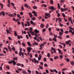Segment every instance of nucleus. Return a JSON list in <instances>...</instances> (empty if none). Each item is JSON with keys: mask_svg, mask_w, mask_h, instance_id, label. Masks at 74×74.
Masks as SVG:
<instances>
[{"mask_svg": "<svg viewBox=\"0 0 74 74\" xmlns=\"http://www.w3.org/2000/svg\"><path fill=\"white\" fill-rule=\"evenodd\" d=\"M53 40L55 41V42H57V40H56V38H53Z\"/></svg>", "mask_w": 74, "mask_h": 74, "instance_id": "obj_27", "label": "nucleus"}, {"mask_svg": "<svg viewBox=\"0 0 74 74\" xmlns=\"http://www.w3.org/2000/svg\"><path fill=\"white\" fill-rule=\"evenodd\" d=\"M28 14H29V15L30 16L31 18H32V13H29Z\"/></svg>", "mask_w": 74, "mask_h": 74, "instance_id": "obj_15", "label": "nucleus"}, {"mask_svg": "<svg viewBox=\"0 0 74 74\" xmlns=\"http://www.w3.org/2000/svg\"><path fill=\"white\" fill-rule=\"evenodd\" d=\"M11 4H12V6H14V3L12 2L11 3Z\"/></svg>", "mask_w": 74, "mask_h": 74, "instance_id": "obj_60", "label": "nucleus"}, {"mask_svg": "<svg viewBox=\"0 0 74 74\" xmlns=\"http://www.w3.org/2000/svg\"><path fill=\"white\" fill-rule=\"evenodd\" d=\"M39 69H41L42 70L43 69V68H42V67L41 66H39Z\"/></svg>", "mask_w": 74, "mask_h": 74, "instance_id": "obj_37", "label": "nucleus"}, {"mask_svg": "<svg viewBox=\"0 0 74 74\" xmlns=\"http://www.w3.org/2000/svg\"><path fill=\"white\" fill-rule=\"evenodd\" d=\"M32 49V48H31L30 47H28L27 48V51H28L29 52H30Z\"/></svg>", "mask_w": 74, "mask_h": 74, "instance_id": "obj_4", "label": "nucleus"}, {"mask_svg": "<svg viewBox=\"0 0 74 74\" xmlns=\"http://www.w3.org/2000/svg\"><path fill=\"white\" fill-rule=\"evenodd\" d=\"M13 59L14 60H17V59H18V57H16L15 58H14Z\"/></svg>", "mask_w": 74, "mask_h": 74, "instance_id": "obj_18", "label": "nucleus"}, {"mask_svg": "<svg viewBox=\"0 0 74 74\" xmlns=\"http://www.w3.org/2000/svg\"><path fill=\"white\" fill-rule=\"evenodd\" d=\"M8 63L9 64H11L12 63H13V60H11L10 61H9Z\"/></svg>", "mask_w": 74, "mask_h": 74, "instance_id": "obj_16", "label": "nucleus"}, {"mask_svg": "<svg viewBox=\"0 0 74 74\" xmlns=\"http://www.w3.org/2000/svg\"><path fill=\"white\" fill-rule=\"evenodd\" d=\"M33 45H38V43H37L36 42H35L33 44Z\"/></svg>", "mask_w": 74, "mask_h": 74, "instance_id": "obj_25", "label": "nucleus"}, {"mask_svg": "<svg viewBox=\"0 0 74 74\" xmlns=\"http://www.w3.org/2000/svg\"><path fill=\"white\" fill-rule=\"evenodd\" d=\"M10 4H8L7 5V6L8 7H10Z\"/></svg>", "mask_w": 74, "mask_h": 74, "instance_id": "obj_62", "label": "nucleus"}, {"mask_svg": "<svg viewBox=\"0 0 74 74\" xmlns=\"http://www.w3.org/2000/svg\"><path fill=\"white\" fill-rule=\"evenodd\" d=\"M49 27V25L48 24H47V26H46V29H48V28Z\"/></svg>", "mask_w": 74, "mask_h": 74, "instance_id": "obj_41", "label": "nucleus"}, {"mask_svg": "<svg viewBox=\"0 0 74 74\" xmlns=\"http://www.w3.org/2000/svg\"><path fill=\"white\" fill-rule=\"evenodd\" d=\"M29 30V28H26L25 29V30Z\"/></svg>", "mask_w": 74, "mask_h": 74, "instance_id": "obj_63", "label": "nucleus"}, {"mask_svg": "<svg viewBox=\"0 0 74 74\" xmlns=\"http://www.w3.org/2000/svg\"><path fill=\"white\" fill-rule=\"evenodd\" d=\"M21 10H22V11H23V10H24V8H23V6H22V7H21Z\"/></svg>", "mask_w": 74, "mask_h": 74, "instance_id": "obj_58", "label": "nucleus"}, {"mask_svg": "<svg viewBox=\"0 0 74 74\" xmlns=\"http://www.w3.org/2000/svg\"><path fill=\"white\" fill-rule=\"evenodd\" d=\"M37 37H38V38H39V39H40V40H41V41H42V38H41V37L37 36Z\"/></svg>", "mask_w": 74, "mask_h": 74, "instance_id": "obj_22", "label": "nucleus"}, {"mask_svg": "<svg viewBox=\"0 0 74 74\" xmlns=\"http://www.w3.org/2000/svg\"><path fill=\"white\" fill-rule=\"evenodd\" d=\"M46 72L47 73V74H49V71H48V70H46Z\"/></svg>", "mask_w": 74, "mask_h": 74, "instance_id": "obj_46", "label": "nucleus"}, {"mask_svg": "<svg viewBox=\"0 0 74 74\" xmlns=\"http://www.w3.org/2000/svg\"><path fill=\"white\" fill-rule=\"evenodd\" d=\"M18 70H19L20 71H21L22 70V69H21L20 68L18 69Z\"/></svg>", "mask_w": 74, "mask_h": 74, "instance_id": "obj_59", "label": "nucleus"}, {"mask_svg": "<svg viewBox=\"0 0 74 74\" xmlns=\"http://www.w3.org/2000/svg\"><path fill=\"white\" fill-rule=\"evenodd\" d=\"M42 16L39 17H38L39 19V20L41 19H42Z\"/></svg>", "mask_w": 74, "mask_h": 74, "instance_id": "obj_47", "label": "nucleus"}, {"mask_svg": "<svg viewBox=\"0 0 74 74\" xmlns=\"http://www.w3.org/2000/svg\"><path fill=\"white\" fill-rule=\"evenodd\" d=\"M60 44H62V45H64V48H65V47L66 46V45H65V44L62 43H61V42H60Z\"/></svg>", "mask_w": 74, "mask_h": 74, "instance_id": "obj_9", "label": "nucleus"}, {"mask_svg": "<svg viewBox=\"0 0 74 74\" xmlns=\"http://www.w3.org/2000/svg\"><path fill=\"white\" fill-rule=\"evenodd\" d=\"M4 54H2V53H0V56H4Z\"/></svg>", "mask_w": 74, "mask_h": 74, "instance_id": "obj_52", "label": "nucleus"}, {"mask_svg": "<svg viewBox=\"0 0 74 74\" xmlns=\"http://www.w3.org/2000/svg\"><path fill=\"white\" fill-rule=\"evenodd\" d=\"M51 49L52 50H53V52H54V53H56V49H55V48H53V47H52L51 48Z\"/></svg>", "mask_w": 74, "mask_h": 74, "instance_id": "obj_5", "label": "nucleus"}, {"mask_svg": "<svg viewBox=\"0 0 74 74\" xmlns=\"http://www.w3.org/2000/svg\"><path fill=\"white\" fill-rule=\"evenodd\" d=\"M0 5L1 6V9H3V4H2V3H1V4Z\"/></svg>", "mask_w": 74, "mask_h": 74, "instance_id": "obj_26", "label": "nucleus"}, {"mask_svg": "<svg viewBox=\"0 0 74 74\" xmlns=\"http://www.w3.org/2000/svg\"><path fill=\"white\" fill-rule=\"evenodd\" d=\"M51 9L52 11H53L54 10V7L53 6H51Z\"/></svg>", "mask_w": 74, "mask_h": 74, "instance_id": "obj_13", "label": "nucleus"}, {"mask_svg": "<svg viewBox=\"0 0 74 74\" xmlns=\"http://www.w3.org/2000/svg\"><path fill=\"white\" fill-rule=\"evenodd\" d=\"M16 65L18 66H21V64H20V63H18Z\"/></svg>", "mask_w": 74, "mask_h": 74, "instance_id": "obj_45", "label": "nucleus"}, {"mask_svg": "<svg viewBox=\"0 0 74 74\" xmlns=\"http://www.w3.org/2000/svg\"><path fill=\"white\" fill-rule=\"evenodd\" d=\"M27 44L29 45V46L30 47H31V46H32V45H31V43H30V42H27Z\"/></svg>", "mask_w": 74, "mask_h": 74, "instance_id": "obj_12", "label": "nucleus"}, {"mask_svg": "<svg viewBox=\"0 0 74 74\" xmlns=\"http://www.w3.org/2000/svg\"><path fill=\"white\" fill-rule=\"evenodd\" d=\"M22 73H23V74H26V71H23L22 72Z\"/></svg>", "mask_w": 74, "mask_h": 74, "instance_id": "obj_33", "label": "nucleus"}, {"mask_svg": "<svg viewBox=\"0 0 74 74\" xmlns=\"http://www.w3.org/2000/svg\"><path fill=\"white\" fill-rule=\"evenodd\" d=\"M17 38L18 39H19V40H20V36L19 35H18L17 36Z\"/></svg>", "mask_w": 74, "mask_h": 74, "instance_id": "obj_53", "label": "nucleus"}, {"mask_svg": "<svg viewBox=\"0 0 74 74\" xmlns=\"http://www.w3.org/2000/svg\"><path fill=\"white\" fill-rule=\"evenodd\" d=\"M8 48L10 51L11 52L12 51L11 49V47H10V46H8Z\"/></svg>", "mask_w": 74, "mask_h": 74, "instance_id": "obj_28", "label": "nucleus"}, {"mask_svg": "<svg viewBox=\"0 0 74 74\" xmlns=\"http://www.w3.org/2000/svg\"><path fill=\"white\" fill-rule=\"evenodd\" d=\"M21 55H22V58H24V54H23V53H22V51H20L19 52V56H21Z\"/></svg>", "mask_w": 74, "mask_h": 74, "instance_id": "obj_1", "label": "nucleus"}, {"mask_svg": "<svg viewBox=\"0 0 74 74\" xmlns=\"http://www.w3.org/2000/svg\"><path fill=\"white\" fill-rule=\"evenodd\" d=\"M54 72H56V73L57 74L58 73V71H56V70L55 69H54Z\"/></svg>", "mask_w": 74, "mask_h": 74, "instance_id": "obj_29", "label": "nucleus"}, {"mask_svg": "<svg viewBox=\"0 0 74 74\" xmlns=\"http://www.w3.org/2000/svg\"><path fill=\"white\" fill-rule=\"evenodd\" d=\"M62 15L64 18H65V14L63 13H62Z\"/></svg>", "mask_w": 74, "mask_h": 74, "instance_id": "obj_42", "label": "nucleus"}, {"mask_svg": "<svg viewBox=\"0 0 74 74\" xmlns=\"http://www.w3.org/2000/svg\"><path fill=\"white\" fill-rule=\"evenodd\" d=\"M8 16H9L10 17H12V16H14V15L13 14H8Z\"/></svg>", "mask_w": 74, "mask_h": 74, "instance_id": "obj_11", "label": "nucleus"}, {"mask_svg": "<svg viewBox=\"0 0 74 74\" xmlns=\"http://www.w3.org/2000/svg\"><path fill=\"white\" fill-rule=\"evenodd\" d=\"M63 34V33L61 32H60L59 33V35H60V36H62V35Z\"/></svg>", "mask_w": 74, "mask_h": 74, "instance_id": "obj_30", "label": "nucleus"}, {"mask_svg": "<svg viewBox=\"0 0 74 74\" xmlns=\"http://www.w3.org/2000/svg\"><path fill=\"white\" fill-rule=\"evenodd\" d=\"M31 33L32 35H33L34 34V32H32Z\"/></svg>", "mask_w": 74, "mask_h": 74, "instance_id": "obj_50", "label": "nucleus"}, {"mask_svg": "<svg viewBox=\"0 0 74 74\" xmlns=\"http://www.w3.org/2000/svg\"><path fill=\"white\" fill-rule=\"evenodd\" d=\"M40 26L41 27H42V28H43V27H44L45 26L44 25H43V24H41L40 25Z\"/></svg>", "mask_w": 74, "mask_h": 74, "instance_id": "obj_14", "label": "nucleus"}, {"mask_svg": "<svg viewBox=\"0 0 74 74\" xmlns=\"http://www.w3.org/2000/svg\"><path fill=\"white\" fill-rule=\"evenodd\" d=\"M14 35L16 37L17 36H18V34H17V33L16 32V31H14Z\"/></svg>", "mask_w": 74, "mask_h": 74, "instance_id": "obj_19", "label": "nucleus"}, {"mask_svg": "<svg viewBox=\"0 0 74 74\" xmlns=\"http://www.w3.org/2000/svg\"><path fill=\"white\" fill-rule=\"evenodd\" d=\"M39 46L40 47V49H42V45L40 44H39Z\"/></svg>", "mask_w": 74, "mask_h": 74, "instance_id": "obj_17", "label": "nucleus"}, {"mask_svg": "<svg viewBox=\"0 0 74 74\" xmlns=\"http://www.w3.org/2000/svg\"><path fill=\"white\" fill-rule=\"evenodd\" d=\"M71 65H72V66H73V65H74V62L73 61L71 63Z\"/></svg>", "mask_w": 74, "mask_h": 74, "instance_id": "obj_34", "label": "nucleus"}, {"mask_svg": "<svg viewBox=\"0 0 74 74\" xmlns=\"http://www.w3.org/2000/svg\"><path fill=\"white\" fill-rule=\"evenodd\" d=\"M54 59H58V56H56V57H55Z\"/></svg>", "mask_w": 74, "mask_h": 74, "instance_id": "obj_39", "label": "nucleus"}, {"mask_svg": "<svg viewBox=\"0 0 74 74\" xmlns=\"http://www.w3.org/2000/svg\"><path fill=\"white\" fill-rule=\"evenodd\" d=\"M27 23L28 26H30V22L29 21H27Z\"/></svg>", "mask_w": 74, "mask_h": 74, "instance_id": "obj_23", "label": "nucleus"}, {"mask_svg": "<svg viewBox=\"0 0 74 74\" xmlns=\"http://www.w3.org/2000/svg\"><path fill=\"white\" fill-rule=\"evenodd\" d=\"M32 13L34 14V15H35V16H37V13L36 12L34 11L32 12Z\"/></svg>", "mask_w": 74, "mask_h": 74, "instance_id": "obj_6", "label": "nucleus"}, {"mask_svg": "<svg viewBox=\"0 0 74 74\" xmlns=\"http://www.w3.org/2000/svg\"><path fill=\"white\" fill-rule=\"evenodd\" d=\"M68 10L67 8H65L63 9L62 8H61V10L62 12H63V11H67Z\"/></svg>", "mask_w": 74, "mask_h": 74, "instance_id": "obj_2", "label": "nucleus"}, {"mask_svg": "<svg viewBox=\"0 0 74 74\" xmlns=\"http://www.w3.org/2000/svg\"><path fill=\"white\" fill-rule=\"evenodd\" d=\"M33 9H34V10L36 9H37V6H33Z\"/></svg>", "mask_w": 74, "mask_h": 74, "instance_id": "obj_21", "label": "nucleus"}, {"mask_svg": "<svg viewBox=\"0 0 74 74\" xmlns=\"http://www.w3.org/2000/svg\"><path fill=\"white\" fill-rule=\"evenodd\" d=\"M56 30H57V31H58V32H60V29H59V28H57L56 29Z\"/></svg>", "mask_w": 74, "mask_h": 74, "instance_id": "obj_43", "label": "nucleus"}, {"mask_svg": "<svg viewBox=\"0 0 74 74\" xmlns=\"http://www.w3.org/2000/svg\"><path fill=\"white\" fill-rule=\"evenodd\" d=\"M72 35H74V31H73L72 32Z\"/></svg>", "mask_w": 74, "mask_h": 74, "instance_id": "obj_64", "label": "nucleus"}, {"mask_svg": "<svg viewBox=\"0 0 74 74\" xmlns=\"http://www.w3.org/2000/svg\"><path fill=\"white\" fill-rule=\"evenodd\" d=\"M45 30H46V29H45V28H44L42 30V32H45Z\"/></svg>", "mask_w": 74, "mask_h": 74, "instance_id": "obj_54", "label": "nucleus"}, {"mask_svg": "<svg viewBox=\"0 0 74 74\" xmlns=\"http://www.w3.org/2000/svg\"><path fill=\"white\" fill-rule=\"evenodd\" d=\"M60 30H61V32H62V33H63V29H62V28Z\"/></svg>", "mask_w": 74, "mask_h": 74, "instance_id": "obj_49", "label": "nucleus"}, {"mask_svg": "<svg viewBox=\"0 0 74 74\" xmlns=\"http://www.w3.org/2000/svg\"><path fill=\"white\" fill-rule=\"evenodd\" d=\"M20 21V19L19 18H17V20H15L16 22H18V21Z\"/></svg>", "mask_w": 74, "mask_h": 74, "instance_id": "obj_38", "label": "nucleus"}, {"mask_svg": "<svg viewBox=\"0 0 74 74\" xmlns=\"http://www.w3.org/2000/svg\"><path fill=\"white\" fill-rule=\"evenodd\" d=\"M13 65H15V64H16V62H15V60H13Z\"/></svg>", "mask_w": 74, "mask_h": 74, "instance_id": "obj_20", "label": "nucleus"}, {"mask_svg": "<svg viewBox=\"0 0 74 74\" xmlns=\"http://www.w3.org/2000/svg\"><path fill=\"white\" fill-rule=\"evenodd\" d=\"M66 44L68 45V44H69V42H68V41H66L65 42Z\"/></svg>", "mask_w": 74, "mask_h": 74, "instance_id": "obj_56", "label": "nucleus"}, {"mask_svg": "<svg viewBox=\"0 0 74 74\" xmlns=\"http://www.w3.org/2000/svg\"><path fill=\"white\" fill-rule=\"evenodd\" d=\"M57 16L58 17H60V14L59 13H58L57 15Z\"/></svg>", "mask_w": 74, "mask_h": 74, "instance_id": "obj_48", "label": "nucleus"}, {"mask_svg": "<svg viewBox=\"0 0 74 74\" xmlns=\"http://www.w3.org/2000/svg\"><path fill=\"white\" fill-rule=\"evenodd\" d=\"M58 38H60V40L62 39V37L60 36H58Z\"/></svg>", "mask_w": 74, "mask_h": 74, "instance_id": "obj_40", "label": "nucleus"}, {"mask_svg": "<svg viewBox=\"0 0 74 74\" xmlns=\"http://www.w3.org/2000/svg\"><path fill=\"white\" fill-rule=\"evenodd\" d=\"M12 49H13V51H15V48H14V47H13L12 48Z\"/></svg>", "mask_w": 74, "mask_h": 74, "instance_id": "obj_57", "label": "nucleus"}, {"mask_svg": "<svg viewBox=\"0 0 74 74\" xmlns=\"http://www.w3.org/2000/svg\"><path fill=\"white\" fill-rule=\"evenodd\" d=\"M44 66L45 67H47L48 66V65H47V64H44Z\"/></svg>", "mask_w": 74, "mask_h": 74, "instance_id": "obj_61", "label": "nucleus"}, {"mask_svg": "<svg viewBox=\"0 0 74 74\" xmlns=\"http://www.w3.org/2000/svg\"><path fill=\"white\" fill-rule=\"evenodd\" d=\"M57 20H58V21H62V18H57Z\"/></svg>", "mask_w": 74, "mask_h": 74, "instance_id": "obj_24", "label": "nucleus"}, {"mask_svg": "<svg viewBox=\"0 0 74 74\" xmlns=\"http://www.w3.org/2000/svg\"><path fill=\"white\" fill-rule=\"evenodd\" d=\"M50 3L51 4H53V0H50Z\"/></svg>", "mask_w": 74, "mask_h": 74, "instance_id": "obj_44", "label": "nucleus"}, {"mask_svg": "<svg viewBox=\"0 0 74 74\" xmlns=\"http://www.w3.org/2000/svg\"><path fill=\"white\" fill-rule=\"evenodd\" d=\"M6 69H8V70H10V66H6Z\"/></svg>", "mask_w": 74, "mask_h": 74, "instance_id": "obj_36", "label": "nucleus"}, {"mask_svg": "<svg viewBox=\"0 0 74 74\" xmlns=\"http://www.w3.org/2000/svg\"><path fill=\"white\" fill-rule=\"evenodd\" d=\"M24 6L25 7H27V8H29V9H30V8H31L27 4H25L24 5Z\"/></svg>", "mask_w": 74, "mask_h": 74, "instance_id": "obj_3", "label": "nucleus"}, {"mask_svg": "<svg viewBox=\"0 0 74 74\" xmlns=\"http://www.w3.org/2000/svg\"><path fill=\"white\" fill-rule=\"evenodd\" d=\"M35 73L36 74H39L38 72V71H36L35 72Z\"/></svg>", "mask_w": 74, "mask_h": 74, "instance_id": "obj_51", "label": "nucleus"}, {"mask_svg": "<svg viewBox=\"0 0 74 74\" xmlns=\"http://www.w3.org/2000/svg\"><path fill=\"white\" fill-rule=\"evenodd\" d=\"M60 57L61 59H62V58H63V56L62 55H60Z\"/></svg>", "mask_w": 74, "mask_h": 74, "instance_id": "obj_55", "label": "nucleus"}, {"mask_svg": "<svg viewBox=\"0 0 74 74\" xmlns=\"http://www.w3.org/2000/svg\"><path fill=\"white\" fill-rule=\"evenodd\" d=\"M30 22L32 25H36V23H34V22H33V21H30Z\"/></svg>", "mask_w": 74, "mask_h": 74, "instance_id": "obj_7", "label": "nucleus"}, {"mask_svg": "<svg viewBox=\"0 0 74 74\" xmlns=\"http://www.w3.org/2000/svg\"><path fill=\"white\" fill-rule=\"evenodd\" d=\"M34 32L35 33H38L39 32V31L37 30V29H35L34 30Z\"/></svg>", "mask_w": 74, "mask_h": 74, "instance_id": "obj_8", "label": "nucleus"}, {"mask_svg": "<svg viewBox=\"0 0 74 74\" xmlns=\"http://www.w3.org/2000/svg\"><path fill=\"white\" fill-rule=\"evenodd\" d=\"M58 52H59V53H61V50H60L59 49H58Z\"/></svg>", "mask_w": 74, "mask_h": 74, "instance_id": "obj_32", "label": "nucleus"}, {"mask_svg": "<svg viewBox=\"0 0 74 74\" xmlns=\"http://www.w3.org/2000/svg\"><path fill=\"white\" fill-rule=\"evenodd\" d=\"M66 61H67V62H69V60H69V58H66Z\"/></svg>", "mask_w": 74, "mask_h": 74, "instance_id": "obj_35", "label": "nucleus"}, {"mask_svg": "<svg viewBox=\"0 0 74 74\" xmlns=\"http://www.w3.org/2000/svg\"><path fill=\"white\" fill-rule=\"evenodd\" d=\"M6 32L7 33V34H8V33H9L10 32V31H9L8 29H6Z\"/></svg>", "mask_w": 74, "mask_h": 74, "instance_id": "obj_31", "label": "nucleus"}, {"mask_svg": "<svg viewBox=\"0 0 74 74\" xmlns=\"http://www.w3.org/2000/svg\"><path fill=\"white\" fill-rule=\"evenodd\" d=\"M1 14H2L3 16H5V13L3 11H2L1 12Z\"/></svg>", "mask_w": 74, "mask_h": 74, "instance_id": "obj_10", "label": "nucleus"}]
</instances>
